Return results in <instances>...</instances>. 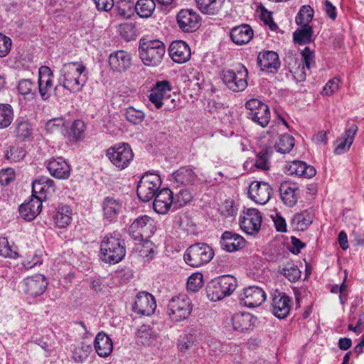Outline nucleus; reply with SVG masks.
I'll return each instance as SVG.
<instances>
[{
  "mask_svg": "<svg viewBox=\"0 0 364 364\" xmlns=\"http://www.w3.org/2000/svg\"><path fill=\"white\" fill-rule=\"evenodd\" d=\"M87 81V70L82 62H70L63 65L58 82L70 92L82 90Z\"/></svg>",
  "mask_w": 364,
  "mask_h": 364,
  "instance_id": "nucleus-1",
  "label": "nucleus"
},
{
  "mask_svg": "<svg viewBox=\"0 0 364 364\" xmlns=\"http://www.w3.org/2000/svg\"><path fill=\"white\" fill-rule=\"evenodd\" d=\"M102 259L109 264H117L126 255L124 240L118 232H109L105 235L100 245Z\"/></svg>",
  "mask_w": 364,
  "mask_h": 364,
  "instance_id": "nucleus-2",
  "label": "nucleus"
},
{
  "mask_svg": "<svg viewBox=\"0 0 364 364\" xmlns=\"http://www.w3.org/2000/svg\"><path fill=\"white\" fill-rule=\"evenodd\" d=\"M166 53L165 44L159 40H140L139 54L140 59L146 66L159 65Z\"/></svg>",
  "mask_w": 364,
  "mask_h": 364,
  "instance_id": "nucleus-3",
  "label": "nucleus"
},
{
  "mask_svg": "<svg viewBox=\"0 0 364 364\" xmlns=\"http://www.w3.org/2000/svg\"><path fill=\"white\" fill-rule=\"evenodd\" d=\"M213 257V250L208 245L198 242L186 249L183 255V259L188 265L199 267L210 262Z\"/></svg>",
  "mask_w": 364,
  "mask_h": 364,
  "instance_id": "nucleus-4",
  "label": "nucleus"
},
{
  "mask_svg": "<svg viewBox=\"0 0 364 364\" xmlns=\"http://www.w3.org/2000/svg\"><path fill=\"white\" fill-rule=\"evenodd\" d=\"M237 279L230 275H223L211 281L208 286V297L213 301L230 296L236 289Z\"/></svg>",
  "mask_w": 364,
  "mask_h": 364,
  "instance_id": "nucleus-5",
  "label": "nucleus"
},
{
  "mask_svg": "<svg viewBox=\"0 0 364 364\" xmlns=\"http://www.w3.org/2000/svg\"><path fill=\"white\" fill-rule=\"evenodd\" d=\"M156 230L154 220L149 216L144 215L137 217L129 228L130 237L140 242H144L148 245L149 239Z\"/></svg>",
  "mask_w": 364,
  "mask_h": 364,
  "instance_id": "nucleus-6",
  "label": "nucleus"
},
{
  "mask_svg": "<svg viewBox=\"0 0 364 364\" xmlns=\"http://www.w3.org/2000/svg\"><path fill=\"white\" fill-rule=\"evenodd\" d=\"M192 310L191 300L186 294L173 296L167 306V314L169 318L175 322L188 319Z\"/></svg>",
  "mask_w": 364,
  "mask_h": 364,
  "instance_id": "nucleus-7",
  "label": "nucleus"
},
{
  "mask_svg": "<svg viewBox=\"0 0 364 364\" xmlns=\"http://www.w3.org/2000/svg\"><path fill=\"white\" fill-rule=\"evenodd\" d=\"M248 70L243 65L235 70H224L221 79L226 87L232 92H242L247 87Z\"/></svg>",
  "mask_w": 364,
  "mask_h": 364,
  "instance_id": "nucleus-8",
  "label": "nucleus"
},
{
  "mask_svg": "<svg viewBox=\"0 0 364 364\" xmlns=\"http://www.w3.org/2000/svg\"><path fill=\"white\" fill-rule=\"evenodd\" d=\"M106 156L119 170L127 168L134 159L133 151L126 143H119L109 147L106 151Z\"/></svg>",
  "mask_w": 364,
  "mask_h": 364,
  "instance_id": "nucleus-9",
  "label": "nucleus"
},
{
  "mask_svg": "<svg viewBox=\"0 0 364 364\" xmlns=\"http://www.w3.org/2000/svg\"><path fill=\"white\" fill-rule=\"evenodd\" d=\"M161 183L158 174L145 173L140 179L136 189L139 198L143 202L151 200L156 195Z\"/></svg>",
  "mask_w": 364,
  "mask_h": 364,
  "instance_id": "nucleus-10",
  "label": "nucleus"
},
{
  "mask_svg": "<svg viewBox=\"0 0 364 364\" xmlns=\"http://www.w3.org/2000/svg\"><path fill=\"white\" fill-rule=\"evenodd\" d=\"M302 60L301 63H297V59L294 57H289V60L294 62V65L291 62H288L290 72L294 74V77L299 81H304L306 79L305 69L310 70L315 65L314 52L309 47H306L301 51Z\"/></svg>",
  "mask_w": 364,
  "mask_h": 364,
  "instance_id": "nucleus-11",
  "label": "nucleus"
},
{
  "mask_svg": "<svg viewBox=\"0 0 364 364\" xmlns=\"http://www.w3.org/2000/svg\"><path fill=\"white\" fill-rule=\"evenodd\" d=\"M262 220V215L257 209L246 208L240 216V227L246 234L254 235L260 230Z\"/></svg>",
  "mask_w": 364,
  "mask_h": 364,
  "instance_id": "nucleus-12",
  "label": "nucleus"
},
{
  "mask_svg": "<svg viewBox=\"0 0 364 364\" xmlns=\"http://www.w3.org/2000/svg\"><path fill=\"white\" fill-rule=\"evenodd\" d=\"M249 118L262 127H265L270 120L269 107L258 99H251L245 104Z\"/></svg>",
  "mask_w": 364,
  "mask_h": 364,
  "instance_id": "nucleus-13",
  "label": "nucleus"
},
{
  "mask_svg": "<svg viewBox=\"0 0 364 364\" xmlns=\"http://www.w3.org/2000/svg\"><path fill=\"white\" fill-rule=\"evenodd\" d=\"M266 299V293L262 288L257 286H250L245 288L239 296L240 304L248 308L259 306Z\"/></svg>",
  "mask_w": 364,
  "mask_h": 364,
  "instance_id": "nucleus-14",
  "label": "nucleus"
},
{
  "mask_svg": "<svg viewBox=\"0 0 364 364\" xmlns=\"http://www.w3.org/2000/svg\"><path fill=\"white\" fill-rule=\"evenodd\" d=\"M48 281L42 274H37L25 278L22 282L24 293L31 297L42 295L46 290Z\"/></svg>",
  "mask_w": 364,
  "mask_h": 364,
  "instance_id": "nucleus-15",
  "label": "nucleus"
},
{
  "mask_svg": "<svg viewBox=\"0 0 364 364\" xmlns=\"http://www.w3.org/2000/svg\"><path fill=\"white\" fill-rule=\"evenodd\" d=\"M55 191L54 181L47 176H38L32 183V197L39 199L41 203Z\"/></svg>",
  "mask_w": 364,
  "mask_h": 364,
  "instance_id": "nucleus-16",
  "label": "nucleus"
},
{
  "mask_svg": "<svg viewBox=\"0 0 364 364\" xmlns=\"http://www.w3.org/2000/svg\"><path fill=\"white\" fill-rule=\"evenodd\" d=\"M272 194V188L266 182L253 181L249 186V197L257 204H266L271 198Z\"/></svg>",
  "mask_w": 364,
  "mask_h": 364,
  "instance_id": "nucleus-17",
  "label": "nucleus"
},
{
  "mask_svg": "<svg viewBox=\"0 0 364 364\" xmlns=\"http://www.w3.org/2000/svg\"><path fill=\"white\" fill-rule=\"evenodd\" d=\"M53 87V74L50 68L42 66L38 70V88L41 100H48Z\"/></svg>",
  "mask_w": 364,
  "mask_h": 364,
  "instance_id": "nucleus-18",
  "label": "nucleus"
},
{
  "mask_svg": "<svg viewBox=\"0 0 364 364\" xmlns=\"http://www.w3.org/2000/svg\"><path fill=\"white\" fill-rule=\"evenodd\" d=\"M156 304L154 297L148 292H139L133 304V311L142 316H150L154 313Z\"/></svg>",
  "mask_w": 364,
  "mask_h": 364,
  "instance_id": "nucleus-19",
  "label": "nucleus"
},
{
  "mask_svg": "<svg viewBox=\"0 0 364 364\" xmlns=\"http://www.w3.org/2000/svg\"><path fill=\"white\" fill-rule=\"evenodd\" d=\"M178 27L183 32L195 31L199 26L200 16L192 9H181L176 16Z\"/></svg>",
  "mask_w": 364,
  "mask_h": 364,
  "instance_id": "nucleus-20",
  "label": "nucleus"
},
{
  "mask_svg": "<svg viewBox=\"0 0 364 364\" xmlns=\"http://www.w3.org/2000/svg\"><path fill=\"white\" fill-rule=\"evenodd\" d=\"M132 62V54L124 50L112 53L109 57L111 70L115 73H124L130 68Z\"/></svg>",
  "mask_w": 364,
  "mask_h": 364,
  "instance_id": "nucleus-21",
  "label": "nucleus"
},
{
  "mask_svg": "<svg viewBox=\"0 0 364 364\" xmlns=\"http://www.w3.org/2000/svg\"><path fill=\"white\" fill-rule=\"evenodd\" d=\"M46 168L55 178L66 180L70 176V164L62 157L51 158L46 162Z\"/></svg>",
  "mask_w": 364,
  "mask_h": 364,
  "instance_id": "nucleus-22",
  "label": "nucleus"
},
{
  "mask_svg": "<svg viewBox=\"0 0 364 364\" xmlns=\"http://www.w3.org/2000/svg\"><path fill=\"white\" fill-rule=\"evenodd\" d=\"M103 219L109 223L115 222L122 213V201L112 196L105 197L101 204Z\"/></svg>",
  "mask_w": 364,
  "mask_h": 364,
  "instance_id": "nucleus-23",
  "label": "nucleus"
},
{
  "mask_svg": "<svg viewBox=\"0 0 364 364\" xmlns=\"http://www.w3.org/2000/svg\"><path fill=\"white\" fill-rule=\"evenodd\" d=\"M220 245L222 250L228 252H235L242 249L246 245V240L240 235L225 231L220 237Z\"/></svg>",
  "mask_w": 364,
  "mask_h": 364,
  "instance_id": "nucleus-24",
  "label": "nucleus"
},
{
  "mask_svg": "<svg viewBox=\"0 0 364 364\" xmlns=\"http://www.w3.org/2000/svg\"><path fill=\"white\" fill-rule=\"evenodd\" d=\"M257 64L261 70L275 73L280 67L279 55L272 50L260 52L257 55Z\"/></svg>",
  "mask_w": 364,
  "mask_h": 364,
  "instance_id": "nucleus-25",
  "label": "nucleus"
},
{
  "mask_svg": "<svg viewBox=\"0 0 364 364\" xmlns=\"http://www.w3.org/2000/svg\"><path fill=\"white\" fill-rule=\"evenodd\" d=\"M291 308V299L284 293L274 294L272 300V312L279 318H286Z\"/></svg>",
  "mask_w": 364,
  "mask_h": 364,
  "instance_id": "nucleus-26",
  "label": "nucleus"
},
{
  "mask_svg": "<svg viewBox=\"0 0 364 364\" xmlns=\"http://www.w3.org/2000/svg\"><path fill=\"white\" fill-rule=\"evenodd\" d=\"M358 129L355 124H351L346 128L345 132L336 141V146L333 151L335 154H343L350 149Z\"/></svg>",
  "mask_w": 364,
  "mask_h": 364,
  "instance_id": "nucleus-27",
  "label": "nucleus"
},
{
  "mask_svg": "<svg viewBox=\"0 0 364 364\" xmlns=\"http://www.w3.org/2000/svg\"><path fill=\"white\" fill-rule=\"evenodd\" d=\"M173 207V196L169 188L161 189L155 196L153 203L154 210L159 214H166Z\"/></svg>",
  "mask_w": 364,
  "mask_h": 364,
  "instance_id": "nucleus-28",
  "label": "nucleus"
},
{
  "mask_svg": "<svg viewBox=\"0 0 364 364\" xmlns=\"http://www.w3.org/2000/svg\"><path fill=\"white\" fill-rule=\"evenodd\" d=\"M171 59L177 63L187 62L191 55L189 46L183 41H176L171 43L168 49Z\"/></svg>",
  "mask_w": 364,
  "mask_h": 364,
  "instance_id": "nucleus-29",
  "label": "nucleus"
},
{
  "mask_svg": "<svg viewBox=\"0 0 364 364\" xmlns=\"http://www.w3.org/2000/svg\"><path fill=\"white\" fill-rule=\"evenodd\" d=\"M285 172L290 176H296L305 178H311L316 173L314 166L302 161H291L286 166Z\"/></svg>",
  "mask_w": 364,
  "mask_h": 364,
  "instance_id": "nucleus-30",
  "label": "nucleus"
},
{
  "mask_svg": "<svg viewBox=\"0 0 364 364\" xmlns=\"http://www.w3.org/2000/svg\"><path fill=\"white\" fill-rule=\"evenodd\" d=\"M279 195L282 201L289 207L296 205L298 200L299 188L296 183L284 181L280 184Z\"/></svg>",
  "mask_w": 364,
  "mask_h": 364,
  "instance_id": "nucleus-31",
  "label": "nucleus"
},
{
  "mask_svg": "<svg viewBox=\"0 0 364 364\" xmlns=\"http://www.w3.org/2000/svg\"><path fill=\"white\" fill-rule=\"evenodd\" d=\"M254 32L248 24H241L233 27L230 32L231 41L237 45L248 43L252 38Z\"/></svg>",
  "mask_w": 364,
  "mask_h": 364,
  "instance_id": "nucleus-32",
  "label": "nucleus"
},
{
  "mask_svg": "<svg viewBox=\"0 0 364 364\" xmlns=\"http://www.w3.org/2000/svg\"><path fill=\"white\" fill-rule=\"evenodd\" d=\"M42 209V203L33 197L29 201L22 203L18 208L20 216L26 221L36 218Z\"/></svg>",
  "mask_w": 364,
  "mask_h": 364,
  "instance_id": "nucleus-33",
  "label": "nucleus"
},
{
  "mask_svg": "<svg viewBox=\"0 0 364 364\" xmlns=\"http://www.w3.org/2000/svg\"><path fill=\"white\" fill-rule=\"evenodd\" d=\"M255 320L250 313H236L232 317V325L234 330L244 332L253 327Z\"/></svg>",
  "mask_w": 364,
  "mask_h": 364,
  "instance_id": "nucleus-34",
  "label": "nucleus"
},
{
  "mask_svg": "<svg viewBox=\"0 0 364 364\" xmlns=\"http://www.w3.org/2000/svg\"><path fill=\"white\" fill-rule=\"evenodd\" d=\"M94 347L99 356L105 358L108 356L113 350L112 341L106 333L100 332L95 338Z\"/></svg>",
  "mask_w": 364,
  "mask_h": 364,
  "instance_id": "nucleus-35",
  "label": "nucleus"
},
{
  "mask_svg": "<svg viewBox=\"0 0 364 364\" xmlns=\"http://www.w3.org/2000/svg\"><path fill=\"white\" fill-rule=\"evenodd\" d=\"M197 178L196 173L188 167H181L172 174V181L177 186L192 185Z\"/></svg>",
  "mask_w": 364,
  "mask_h": 364,
  "instance_id": "nucleus-36",
  "label": "nucleus"
},
{
  "mask_svg": "<svg viewBox=\"0 0 364 364\" xmlns=\"http://www.w3.org/2000/svg\"><path fill=\"white\" fill-rule=\"evenodd\" d=\"M73 210L70 205L60 204L56 208L53 220L59 228H66L72 221Z\"/></svg>",
  "mask_w": 364,
  "mask_h": 364,
  "instance_id": "nucleus-37",
  "label": "nucleus"
},
{
  "mask_svg": "<svg viewBox=\"0 0 364 364\" xmlns=\"http://www.w3.org/2000/svg\"><path fill=\"white\" fill-rule=\"evenodd\" d=\"M312 222V214L305 210L293 216L291 225L294 230L304 231L309 228Z\"/></svg>",
  "mask_w": 364,
  "mask_h": 364,
  "instance_id": "nucleus-38",
  "label": "nucleus"
},
{
  "mask_svg": "<svg viewBox=\"0 0 364 364\" xmlns=\"http://www.w3.org/2000/svg\"><path fill=\"white\" fill-rule=\"evenodd\" d=\"M200 11L205 14L214 15L218 13L224 0H195Z\"/></svg>",
  "mask_w": 364,
  "mask_h": 364,
  "instance_id": "nucleus-39",
  "label": "nucleus"
},
{
  "mask_svg": "<svg viewBox=\"0 0 364 364\" xmlns=\"http://www.w3.org/2000/svg\"><path fill=\"white\" fill-rule=\"evenodd\" d=\"M156 8L154 0H137L134 9L137 15L141 18L150 17Z\"/></svg>",
  "mask_w": 364,
  "mask_h": 364,
  "instance_id": "nucleus-40",
  "label": "nucleus"
},
{
  "mask_svg": "<svg viewBox=\"0 0 364 364\" xmlns=\"http://www.w3.org/2000/svg\"><path fill=\"white\" fill-rule=\"evenodd\" d=\"M136 340L142 345L151 344L156 338L154 331L148 325H142L136 333Z\"/></svg>",
  "mask_w": 364,
  "mask_h": 364,
  "instance_id": "nucleus-41",
  "label": "nucleus"
},
{
  "mask_svg": "<svg viewBox=\"0 0 364 364\" xmlns=\"http://www.w3.org/2000/svg\"><path fill=\"white\" fill-rule=\"evenodd\" d=\"M26 155V151L18 145H10L6 151L4 157L9 163H16L23 160Z\"/></svg>",
  "mask_w": 364,
  "mask_h": 364,
  "instance_id": "nucleus-42",
  "label": "nucleus"
},
{
  "mask_svg": "<svg viewBox=\"0 0 364 364\" xmlns=\"http://www.w3.org/2000/svg\"><path fill=\"white\" fill-rule=\"evenodd\" d=\"M313 30L311 26H300L293 33L294 41L299 45H304L311 41Z\"/></svg>",
  "mask_w": 364,
  "mask_h": 364,
  "instance_id": "nucleus-43",
  "label": "nucleus"
},
{
  "mask_svg": "<svg viewBox=\"0 0 364 364\" xmlns=\"http://www.w3.org/2000/svg\"><path fill=\"white\" fill-rule=\"evenodd\" d=\"M314 10L310 6H302L295 18V21L300 26H309L314 17Z\"/></svg>",
  "mask_w": 364,
  "mask_h": 364,
  "instance_id": "nucleus-44",
  "label": "nucleus"
},
{
  "mask_svg": "<svg viewBox=\"0 0 364 364\" xmlns=\"http://www.w3.org/2000/svg\"><path fill=\"white\" fill-rule=\"evenodd\" d=\"M14 109L9 104H0V129L7 128L14 120Z\"/></svg>",
  "mask_w": 364,
  "mask_h": 364,
  "instance_id": "nucleus-45",
  "label": "nucleus"
},
{
  "mask_svg": "<svg viewBox=\"0 0 364 364\" xmlns=\"http://www.w3.org/2000/svg\"><path fill=\"white\" fill-rule=\"evenodd\" d=\"M17 90L19 94L24 96H31L32 98L36 95V85L30 79H21L18 82Z\"/></svg>",
  "mask_w": 364,
  "mask_h": 364,
  "instance_id": "nucleus-46",
  "label": "nucleus"
},
{
  "mask_svg": "<svg viewBox=\"0 0 364 364\" xmlns=\"http://www.w3.org/2000/svg\"><path fill=\"white\" fill-rule=\"evenodd\" d=\"M16 137L20 140H26L29 139L32 134L31 124L23 120H16Z\"/></svg>",
  "mask_w": 364,
  "mask_h": 364,
  "instance_id": "nucleus-47",
  "label": "nucleus"
},
{
  "mask_svg": "<svg viewBox=\"0 0 364 364\" xmlns=\"http://www.w3.org/2000/svg\"><path fill=\"white\" fill-rule=\"evenodd\" d=\"M294 146V138L287 134L281 136L275 145L277 151L282 154L289 153Z\"/></svg>",
  "mask_w": 364,
  "mask_h": 364,
  "instance_id": "nucleus-48",
  "label": "nucleus"
},
{
  "mask_svg": "<svg viewBox=\"0 0 364 364\" xmlns=\"http://www.w3.org/2000/svg\"><path fill=\"white\" fill-rule=\"evenodd\" d=\"M85 129V123L81 120H75L71 127L69 132V137L70 140L78 141L83 136V134Z\"/></svg>",
  "mask_w": 364,
  "mask_h": 364,
  "instance_id": "nucleus-49",
  "label": "nucleus"
},
{
  "mask_svg": "<svg viewBox=\"0 0 364 364\" xmlns=\"http://www.w3.org/2000/svg\"><path fill=\"white\" fill-rule=\"evenodd\" d=\"M187 289L189 291L196 292L203 286V276L201 273L192 274L187 281Z\"/></svg>",
  "mask_w": 364,
  "mask_h": 364,
  "instance_id": "nucleus-50",
  "label": "nucleus"
},
{
  "mask_svg": "<svg viewBox=\"0 0 364 364\" xmlns=\"http://www.w3.org/2000/svg\"><path fill=\"white\" fill-rule=\"evenodd\" d=\"M144 117L145 114L141 110L136 109L132 106L129 107L125 112L127 120L134 124L141 123L144 119Z\"/></svg>",
  "mask_w": 364,
  "mask_h": 364,
  "instance_id": "nucleus-51",
  "label": "nucleus"
},
{
  "mask_svg": "<svg viewBox=\"0 0 364 364\" xmlns=\"http://www.w3.org/2000/svg\"><path fill=\"white\" fill-rule=\"evenodd\" d=\"M63 117H56L48 120L45 124V129L48 133L53 134L61 132L65 125Z\"/></svg>",
  "mask_w": 364,
  "mask_h": 364,
  "instance_id": "nucleus-52",
  "label": "nucleus"
},
{
  "mask_svg": "<svg viewBox=\"0 0 364 364\" xmlns=\"http://www.w3.org/2000/svg\"><path fill=\"white\" fill-rule=\"evenodd\" d=\"M192 199V195L186 189L181 190L178 193L173 197V209H178L186 203L190 202Z\"/></svg>",
  "mask_w": 364,
  "mask_h": 364,
  "instance_id": "nucleus-53",
  "label": "nucleus"
},
{
  "mask_svg": "<svg viewBox=\"0 0 364 364\" xmlns=\"http://www.w3.org/2000/svg\"><path fill=\"white\" fill-rule=\"evenodd\" d=\"M0 255L4 257L16 258L18 253L6 237L0 238Z\"/></svg>",
  "mask_w": 364,
  "mask_h": 364,
  "instance_id": "nucleus-54",
  "label": "nucleus"
},
{
  "mask_svg": "<svg viewBox=\"0 0 364 364\" xmlns=\"http://www.w3.org/2000/svg\"><path fill=\"white\" fill-rule=\"evenodd\" d=\"M272 152H269L267 150H262L259 152L257 155V159L255 163V166L257 168L261 170L269 169V159L270 158Z\"/></svg>",
  "mask_w": 364,
  "mask_h": 364,
  "instance_id": "nucleus-55",
  "label": "nucleus"
},
{
  "mask_svg": "<svg viewBox=\"0 0 364 364\" xmlns=\"http://www.w3.org/2000/svg\"><path fill=\"white\" fill-rule=\"evenodd\" d=\"M237 208L233 200H226L221 205L220 211L225 217H233L236 215Z\"/></svg>",
  "mask_w": 364,
  "mask_h": 364,
  "instance_id": "nucleus-56",
  "label": "nucleus"
},
{
  "mask_svg": "<svg viewBox=\"0 0 364 364\" xmlns=\"http://www.w3.org/2000/svg\"><path fill=\"white\" fill-rule=\"evenodd\" d=\"M282 274L290 282H296L301 276L299 269L294 265L285 266L282 269Z\"/></svg>",
  "mask_w": 364,
  "mask_h": 364,
  "instance_id": "nucleus-57",
  "label": "nucleus"
},
{
  "mask_svg": "<svg viewBox=\"0 0 364 364\" xmlns=\"http://www.w3.org/2000/svg\"><path fill=\"white\" fill-rule=\"evenodd\" d=\"M172 87L168 80L157 82L152 90L158 94H161L164 98L168 97V93L171 91Z\"/></svg>",
  "mask_w": 364,
  "mask_h": 364,
  "instance_id": "nucleus-58",
  "label": "nucleus"
},
{
  "mask_svg": "<svg viewBox=\"0 0 364 364\" xmlns=\"http://www.w3.org/2000/svg\"><path fill=\"white\" fill-rule=\"evenodd\" d=\"M340 85V79L338 77H333V79L328 80V82L326 84L321 93L325 95H331L338 90Z\"/></svg>",
  "mask_w": 364,
  "mask_h": 364,
  "instance_id": "nucleus-59",
  "label": "nucleus"
},
{
  "mask_svg": "<svg viewBox=\"0 0 364 364\" xmlns=\"http://www.w3.org/2000/svg\"><path fill=\"white\" fill-rule=\"evenodd\" d=\"M11 45V38L0 33V58L5 57L9 54Z\"/></svg>",
  "mask_w": 364,
  "mask_h": 364,
  "instance_id": "nucleus-60",
  "label": "nucleus"
},
{
  "mask_svg": "<svg viewBox=\"0 0 364 364\" xmlns=\"http://www.w3.org/2000/svg\"><path fill=\"white\" fill-rule=\"evenodd\" d=\"M14 171L8 168L0 171V183L3 186L9 185L14 179Z\"/></svg>",
  "mask_w": 364,
  "mask_h": 364,
  "instance_id": "nucleus-61",
  "label": "nucleus"
},
{
  "mask_svg": "<svg viewBox=\"0 0 364 364\" xmlns=\"http://www.w3.org/2000/svg\"><path fill=\"white\" fill-rule=\"evenodd\" d=\"M41 258L36 254L32 256H27V257L23 261L22 264L26 269H31L38 264H41Z\"/></svg>",
  "mask_w": 364,
  "mask_h": 364,
  "instance_id": "nucleus-62",
  "label": "nucleus"
},
{
  "mask_svg": "<svg viewBox=\"0 0 364 364\" xmlns=\"http://www.w3.org/2000/svg\"><path fill=\"white\" fill-rule=\"evenodd\" d=\"M97 9L100 11H108L114 6L113 0H93Z\"/></svg>",
  "mask_w": 364,
  "mask_h": 364,
  "instance_id": "nucleus-63",
  "label": "nucleus"
},
{
  "mask_svg": "<svg viewBox=\"0 0 364 364\" xmlns=\"http://www.w3.org/2000/svg\"><path fill=\"white\" fill-rule=\"evenodd\" d=\"M164 97L161 95L151 90L149 95V101L155 105L157 109H160L163 105V100Z\"/></svg>",
  "mask_w": 364,
  "mask_h": 364,
  "instance_id": "nucleus-64",
  "label": "nucleus"
}]
</instances>
